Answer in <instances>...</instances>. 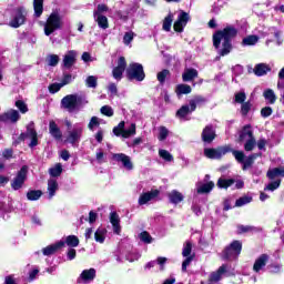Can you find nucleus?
<instances>
[{"instance_id":"1","label":"nucleus","mask_w":284,"mask_h":284,"mask_svg":"<svg viewBox=\"0 0 284 284\" xmlns=\"http://www.w3.org/2000/svg\"><path fill=\"white\" fill-rule=\"evenodd\" d=\"M236 37H239V29L232 24L213 33V48L219 50L220 57H227V54L234 50L232 41H234Z\"/></svg>"},{"instance_id":"2","label":"nucleus","mask_w":284,"mask_h":284,"mask_svg":"<svg viewBox=\"0 0 284 284\" xmlns=\"http://www.w3.org/2000/svg\"><path fill=\"white\" fill-rule=\"evenodd\" d=\"M68 245V258L69 261H72V235H69L67 237H63L62 240L50 244L42 248L43 256H52L59 252V250H62V247H65Z\"/></svg>"},{"instance_id":"3","label":"nucleus","mask_w":284,"mask_h":284,"mask_svg":"<svg viewBox=\"0 0 284 284\" xmlns=\"http://www.w3.org/2000/svg\"><path fill=\"white\" fill-rule=\"evenodd\" d=\"M63 28V17L57 11H53L44 23V34L45 37H50L57 30H61Z\"/></svg>"},{"instance_id":"4","label":"nucleus","mask_w":284,"mask_h":284,"mask_svg":"<svg viewBox=\"0 0 284 284\" xmlns=\"http://www.w3.org/2000/svg\"><path fill=\"white\" fill-rule=\"evenodd\" d=\"M125 77L128 81H138L139 83L145 81V69L143 64L139 62L130 63L125 70Z\"/></svg>"},{"instance_id":"5","label":"nucleus","mask_w":284,"mask_h":284,"mask_svg":"<svg viewBox=\"0 0 284 284\" xmlns=\"http://www.w3.org/2000/svg\"><path fill=\"white\" fill-rule=\"evenodd\" d=\"M241 252H243V242L239 240H234L230 245L225 246L222 252V258L224 261H236L239 256H241Z\"/></svg>"},{"instance_id":"6","label":"nucleus","mask_w":284,"mask_h":284,"mask_svg":"<svg viewBox=\"0 0 284 284\" xmlns=\"http://www.w3.org/2000/svg\"><path fill=\"white\" fill-rule=\"evenodd\" d=\"M230 152H232V144H225L222 146H217L216 149L214 148L204 149V156H206V159H211V160L215 159L217 161H221V159H223L225 154H230Z\"/></svg>"},{"instance_id":"7","label":"nucleus","mask_w":284,"mask_h":284,"mask_svg":"<svg viewBox=\"0 0 284 284\" xmlns=\"http://www.w3.org/2000/svg\"><path fill=\"white\" fill-rule=\"evenodd\" d=\"M26 139L31 140L29 143V148H37V145H39V138L37 134V130H34V122H30L27 125V132L21 133L19 136V141H16L14 144L17 145V143H19L21 141H26Z\"/></svg>"},{"instance_id":"8","label":"nucleus","mask_w":284,"mask_h":284,"mask_svg":"<svg viewBox=\"0 0 284 284\" xmlns=\"http://www.w3.org/2000/svg\"><path fill=\"white\" fill-rule=\"evenodd\" d=\"M28 17V11H26V8L18 7L13 10L12 18L9 21L10 28H21L23 23H26V19Z\"/></svg>"},{"instance_id":"9","label":"nucleus","mask_w":284,"mask_h":284,"mask_svg":"<svg viewBox=\"0 0 284 284\" xmlns=\"http://www.w3.org/2000/svg\"><path fill=\"white\" fill-rule=\"evenodd\" d=\"M246 99H247V94L245 93V91H240L234 95L235 103L241 104L242 116H247V114H250V112L252 111V102L246 101Z\"/></svg>"},{"instance_id":"10","label":"nucleus","mask_w":284,"mask_h":284,"mask_svg":"<svg viewBox=\"0 0 284 284\" xmlns=\"http://www.w3.org/2000/svg\"><path fill=\"white\" fill-rule=\"evenodd\" d=\"M190 22V13L181 10L180 14L178 16V19L173 23V30L174 32H183L185 30V26Z\"/></svg>"},{"instance_id":"11","label":"nucleus","mask_w":284,"mask_h":284,"mask_svg":"<svg viewBox=\"0 0 284 284\" xmlns=\"http://www.w3.org/2000/svg\"><path fill=\"white\" fill-rule=\"evenodd\" d=\"M26 179H28V166H22L17 176L11 181L12 190H21L23 183H26Z\"/></svg>"},{"instance_id":"12","label":"nucleus","mask_w":284,"mask_h":284,"mask_svg":"<svg viewBox=\"0 0 284 284\" xmlns=\"http://www.w3.org/2000/svg\"><path fill=\"white\" fill-rule=\"evenodd\" d=\"M216 139V130H214V125L207 124L201 133V140L203 143H214V140Z\"/></svg>"},{"instance_id":"13","label":"nucleus","mask_w":284,"mask_h":284,"mask_svg":"<svg viewBox=\"0 0 284 284\" xmlns=\"http://www.w3.org/2000/svg\"><path fill=\"white\" fill-rule=\"evenodd\" d=\"M126 68L128 61L125 60V57H120L118 59V65L112 70L113 78H115L118 81H121Z\"/></svg>"},{"instance_id":"14","label":"nucleus","mask_w":284,"mask_h":284,"mask_svg":"<svg viewBox=\"0 0 284 284\" xmlns=\"http://www.w3.org/2000/svg\"><path fill=\"white\" fill-rule=\"evenodd\" d=\"M19 119H21V114H19V111L14 109H10L9 111L0 115V121H2L3 123H8V121H10V123H17Z\"/></svg>"},{"instance_id":"15","label":"nucleus","mask_w":284,"mask_h":284,"mask_svg":"<svg viewBox=\"0 0 284 284\" xmlns=\"http://www.w3.org/2000/svg\"><path fill=\"white\" fill-rule=\"evenodd\" d=\"M113 159L118 161V163H122L123 168L126 170H133L134 164H132V160H130V156L126 155L125 153H115L113 154Z\"/></svg>"},{"instance_id":"16","label":"nucleus","mask_w":284,"mask_h":284,"mask_svg":"<svg viewBox=\"0 0 284 284\" xmlns=\"http://www.w3.org/2000/svg\"><path fill=\"white\" fill-rule=\"evenodd\" d=\"M159 194H161V191L159 190H152L150 192H145L142 193L139 197V205H145L148 203H150V201L156 199V196H159Z\"/></svg>"},{"instance_id":"17","label":"nucleus","mask_w":284,"mask_h":284,"mask_svg":"<svg viewBox=\"0 0 284 284\" xmlns=\"http://www.w3.org/2000/svg\"><path fill=\"white\" fill-rule=\"evenodd\" d=\"M87 103L85 94H72V110H81Z\"/></svg>"},{"instance_id":"18","label":"nucleus","mask_w":284,"mask_h":284,"mask_svg":"<svg viewBox=\"0 0 284 284\" xmlns=\"http://www.w3.org/2000/svg\"><path fill=\"white\" fill-rule=\"evenodd\" d=\"M267 261H270V255L267 254L260 255L253 264V272H256L258 274V272H261V270H263V267L267 265Z\"/></svg>"},{"instance_id":"19","label":"nucleus","mask_w":284,"mask_h":284,"mask_svg":"<svg viewBox=\"0 0 284 284\" xmlns=\"http://www.w3.org/2000/svg\"><path fill=\"white\" fill-rule=\"evenodd\" d=\"M247 138L248 139L254 138V131L252 130V124H246L242 128V130L239 133L237 142L243 143V141H245V139Z\"/></svg>"},{"instance_id":"20","label":"nucleus","mask_w":284,"mask_h":284,"mask_svg":"<svg viewBox=\"0 0 284 284\" xmlns=\"http://www.w3.org/2000/svg\"><path fill=\"white\" fill-rule=\"evenodd\" d=\"M199 78V71L194 68H187L182 73V80L184 83H190L191 81H194V79Z\"/></svg>"},{"instance_id":"21","label":"nucleus","mask_w":284,"mask_h":284,"mask_svg":"<svg viewBox=\"0 0 284 284\" xmlns=\"http://www.w3.org/2000/svg\"><path fill=\"white\" fill-rule=\"evenodd\" d=\"M110 223L113 227L114 234H121V217H119V213H110Z\"/></svg>"},{"instance_id":"22","label":"nucleus","mask_w":284,"mask_h":284,"mask_svg":"<svg viewBox=\"0 0 284 284\" xmlns=\"http://www.w3.org/2000/svg\"><path fill=\"white\" fill-rule=\"evenodd\" d=\"M70 79H72V77L70 74H65L61 83H52L49 85V92L51 94H57L63 85H68V83H70Z\"/></svg>"},{"instance_id":"23","label":"nucleus","mask_w":284,"mask_h":284,"mask_svg":"<svg viewBox=\"0 0 284 284\" xmlns=\"http://www.w3.org/2000/svg\"><path fill=\"white\" fill-rule=\"evenodd\" d=\"M80 278L83 283H92V281L97 278V268L83 270L80 274Z\"/></svg>"},{"instance_id":"24","label":"nucleus","mask_w":284,"mask_h":284,"mask_svg":"<svg viewBox=\"0 0 284 284\" xmlns=\"http://www.w3.org/2000/svg\"><path fill=\"white\" fill-rule=\"evenodd\" d=\"M166 196L169 199V203H172L173 205H179V203L183 202V199H185L183 193L176 190H172L166 194Z\"/></svg>"},{"instance_id":"25","label":"nucleus","mask_w":284,"mask_h":284,"mask_svg":"<svg viewBox=\"0 0 284 284\" xmlns=\"http://www.w3.org/2000/svg\"><path fill=\"white\" fill-rule=\"evenodd\" d=\"M253 72L255 77H265L267 72H272V68L265 63H258L254 67Z\"/></svg>"},{"instance_id":"26","label":"nucleus","mask_w":284,"mask_h":284,"mask_svg":"<svg viewBox=\"0 0 284 284\" xmlns=\"http://www.w3.org/2000/svg\"><path fill=\"white\" fill-rule=\"evenodd\" d=\"M266 176H267V179H270V181H274V179H276V176H282L284 179V166L270 169L266 172Z\"/></svg>"},{"instance_id":"27","label":"nucleus","mask_w":284,"mask_h":284,"mask_svg":"<svg viewBox=\"0 0 284 284\" xmlns=\"http://www.w3.org/2000/svg\"><path fill=\"white\" fill-rule=\"evenodd\" d=\"M49 133L51 136H53V139H57L58 141L61 139V136H63L61 129H59V125H57V122L54 121L49 122Z\"/></svg>"},{"instance_id":"28","label":"nucleus","mask_w":284,"mask_h":284,"mask_svg":"<svg viewBox=\"0 0 284 284\" xmlns=\"http://www.w3.org/2000/svg\"><path fill=\"white\" fill-rule=\"evenodd\" d=\"M262 154H256V153H253L251 155H248L244 162H242V170H250V168H252L254 165V161H256V159H258V156H261Z\"/></svg>"},{"instance_id":"29","label":"nucleus","mask_w":284,"mask_h":284,"mask_svg":"<svg viewBox=\"0 0 284 284\" xmlns=\"http://www.w3.org/2000/svg\"><path fill=\"white\" fill-rule=\"evenodd\" d=\"M192 93V87L190 84H178L175 87V94L178 97H183V94H191Z\"/></svg>"},{"instance_id":"30","label":"nucleus","mask_w":284,"mask_h":284,"mask_svg":"<svg viewBox=\"0 0 284 284\" xmlns=\"http://www.w3.org/2000/svg\"><path fill=\"white\" fill-rule=\"evenodd\" d=\"M57 190H59V183L57 182L55 179H50L48 181L49 199H52L54 196V194H57Z\"/></svg>"},{"instance_id":"31","label":"nucleus","mask_w":284,"mask_h":284,"mask_svg":"<svg viewBox=\"0 0 284 284\" xmlns=\"http://www.w3.org/2000/svg\"><path fill=\"white\" fill-rule=\"evenodd\" d=\"M236 183V180L234 179H222L220 178L217 180V187L221 190H227V187H232Z\"/></svg>"},{"instance_id":"32","label":"nucleus","mask_w":284,"mask_h":284,"mask_svg":"<svg viewBox=\"0 0 284 284\" xmlns=\"http://www.w3.org/2000/svg\"><path fill=\"white\" fill-rule=\"evenodd\" d=\"M174 21V14L170 12L163 20L162 30L170 32L172 30V23Z\"/></svg>"},{"instance_id":"33","label":"nucleus","mask_w":284,"mask_h":284,"mask_svg":"<svg viewBox=\"0 0 284 284\" xmlns=\"http://www.w3.org/2000/svg\"><path fill=\"white\" fill-rule=\"evenodd\" d=\"M258 43V36L251 34L242 39V45L243 48L247 45H256Z\"/></svg>"},{"instance_id":"34","label":"nucleus","mask_w":284,"mask_h":284,"mask_svg":"<svg viewBox=\"0 0 284 284\" xmlns=\"http://www.w3.org/2000/svg\"><path fill=\"white\" fill-rule=\"evenodd\" d=\"M61 109L67 110V112H72V94L65 95L61 100Z\"/></svg>"},{"instance_id":"35","label":"nucleus","mask_w":284,"mask_h":284,"mask_svg":"<svg viewBox=\"0 0 284 284\" xmlns=\"http://www.w3.org/2000/svg\"><path fill=\"white\" fill-rule=\"evenodd\" d=\"M263 97L265 99V101H268V103L271 105H274L276 103V93H274V90L272 89H266L264 92H263Z\"/></svg>"},{"instance_id":"36","label":"nucleus","mask_w":284,"mask_h":284,"mask_svg":"<svg viewBox=\"0 0 284 284\" xmlns=\"http://www.w3.org/2000/svg\"><path fill=\"white\" fill-rule=\"evenodd\" d=\"M212 190H214V183L212 181L202 184L199 189H197V194H210V192H212Z\"/></svg>"},{"instance_id":"37","label":"nucleus","mask_w":284,"mask_h":284,"mask_svg":"<svg viewBox=\"0 0 284 284\" xmlns=\"http://www.w3.org/2000/svg\"><path fill=\"white\" fill-rule=\"evenodd\" d=\"M34 17L39 19L43 14V0H33Z\"/></svg>"},{"instance_id":"38","label":"nucleus","mask_w":284,"mask_h":284,"mask_svg":"<svg viewBox=\"0 0 284 284\" xmlns=\"http://www.w3.org/2000/svg\"><path fill=\"white\" fill-rule=\"evenodd\" d=\"M95 17H97L95 21H97L99 28H101L102 30H108V28H110V23L108 22V17H105L103 14H99Z\"/></svg>"},{"instance_id":"39","label":"nucleus","mask_w":284,"mask_h":284,"mask_svg":"<svg viewBox=\"0 0 284 284\" xmlns=\"http://www.w3.org/2000/svg\"><path fill=\"white\" fill-rule=\"evenodd\" d=\"M43 195V192L41 190H31L27 193L28 201H39L41 196Z\"/></svg>"},{"instance_id":"40","label":"nucleus","mask_w":284,"mask_h":284,"mask_svg":"<svg viewBox=\"0 0 284 284\" xmlns=\"http://www.w3.org/2000/svg\"><path fill=\"white\" fill-rule=\"evenodd\" d=\"M105 234H108L105 229H98L94 233L97 243H105Z\"/></svg>"},{"instance_id":"41","label":"nucleus","mask_w":284,"mask_h":284,"mask_svg":"<svg viewBox=\"0 0 284 284\" xmlns=\"http://www.w3.org/2000/svg\"><path fill=\"white\" fill-rule=\"evenodd\" d=\"M63 172V165L61 163H57L54 166L49 169L50 176L57 178L61 176V173Z\"/></svg>"},{"instance_id":"42","label":"nucleus","mask_w":284,"mask_h":284,"mask_svg":"<svg viewBox=\"0 0 284 284\" xmlns=\"http://www.w3.org/2000/svg\"><path fill=\"white\" fill-rule=\"evenodd\" d=\"M172 75V73L168 69H163L162 71L158 72L156 79L161 85L165 83V79H169Z\"/></svg>"},{"instance_id":"43","label":"nucleus","mask_w":284,"mask_h":284,"mask_svg":"<svg viewBox=\"0 0 284 284\" xmlns=\"http://www.w3.org/2000/svg\"><path fill=\"white\" fill-rule=\"evenodd\" d=\"M72 68V51H69L62 61V69L63 70H70Z\"/></svg>"},{"instance_id":"44","label":"nucleus","mask_w":284,"mask_h":284,"mask_svg":"<svg viewBox=\"0 0 284 284\" xmlns=\"http://www.w3.org/2000/svg\"><path fill=\"white\" fill-rule=\"evenodd\" d=\"M191 111H190V105L185 104V105H182L175 113V116L178 119H185V116H187V114H190Z\"/></svg>"},{"instance_id":"45","label":"nucleus","mask_w":284,"mask_h":284,"mask_svg":"<svg viewBox=\"0 0 284 284\" xmlns=\"http://www.w3.org/2000/svg\"><path fill=\"white\" fill-rule=\"evenodd\" d=\"M134 134H136V124L135 123H131L129 129H124V131L122 132V139H130V136H134Z\"/></svg>"},{"instance_id":"46","label":"nucleus","mask_w":284,"mask_h":284,"mask_svg":"<svg viewBox=\"0 0 284 284\" xmlns=\"http://www.w3.org/2000/svg\"><path fill=\"white\" fill-rule=\"evenodd\" d=\"M159 156L163 159V161H166L168 163H172V161H174V156L165 149L159 150Z\"/></svg>"},{"instance_id":"47","label":"nucleus","mask_w":284,"mask_h":284,"mask_svg":"<svg viewBox=\"0 0 284 284\" xmlns=\"http://www.w3.org/2000/svg\"><path fill=\"white\" fill-rule=\"evenodd\" d=\"M230 152L233 154V156L237 161V163H244V161H245V152L239 151V150H234V149H232V146H231V151Z\"/></svg>"},{"instance_id":"48","label":"nucleus","mask_w":284,"mask_h":284,"mask_svg":"<svg viewBox=\"0 0 284 284\" xmlns=\"http://www.w3.org/2000/svg\"><path fill=\"white\" fill-rule=\"evenodd\" d=\"M252 196L244 195L235 201V207H243V205H247V203H252Z\"/></svg>"},{"instance_id":"49","label":"nucleus","mask_w":284,"mask_h":284,"mask_svg":"<svg viewBox=\"0 0 284 284\" xmlns=\"http://www.w3.org/2000/svg\"><path fill=\"white\" fill-rule=\"evenodd\" d=\"M281 179H277L275 181H272L271 183H268L264 190H268V192H274L275 190H278L281 187Z\"/></svg>"},{"instance_id":"50","label":"nucleus","mask_w":284,"mask_h":284,"mask_svg":"<svg viewBox=\"0 0 284 284\" xmlns=\"http://www.w3.org/2000/svg\"><path fill=\"white\" fill-rule=\"evenodd\" d=\"M168 136H170V130H168V128H165L164 125L160 126L158 135L159 141H165Z\"/></svg>"},{"instance_id":"51","label":"nucleus","mask_w":284,"mask_h":284,"mask_svg":"<svg viewBox=\"0 0 284 284\" xmlns=\"http://www.w3.org/2000/svg\"><path fill=\"white\" fill-rule=\"evenodd\" d=\"M254 148H256V138H250L245 144H244V150L245 152H252V150H254Z\"/></svg>"},{"instance_id":"52","label":"nucleus","mask_w":284,"mask_h":284,"mask_svg":"<svg viewBox=\"0 0 284 284\" xmlns=\"http://www.w3.org/2000/svg\"><path fill=\"white\" fill-rule=\"evenodd\" d=\"M125 130V121H121L116 126L113 128V134L115 136H123Z\"/></svg>"},{"instance_id":"53","label":"nucleus","mask_w":284,"mask_h":284,"mask_svg":"<svg viewBox=\"0 0 284 284\" xmlns=\"http://www.w3.org/2000/svg\"><path fill=\"white\" fill-rule=\"evenodd\" d=\"M47 62H48V65H50L51 68H57V65H59V55L57 54L48 55Z\"/></svg>"},{"instance_id":"54","label":"nucleus","mask_w":284,"mask_h":284,"mask_svg":"<svg viewBox=\"0 0 284 284\" xmlns=\"http://www.w3.org/2000/svg\"><path fill=\"white\" fill-rule=\"evenodd\" d=\"M182 256H184V257L192 256V242H190V241L185 242V245L182 250Z\"/></svg>"},{"instance_id":"55","label":"nucleus","mask_w":284,"mask_h":284,"mask_svg":"<svg viewBox=\"0 0 284 284\" xmlns=\"http://www.w3.org/2000/svg\"><path fill=\"white\" fill-rule=\"evenodd\" d=\"M101 114H103L104 116H114V110L112 109V106L110 105H103L100 109Z\"/></svg>"},{"instance_id":"56","label":"nucleus","mask_w":284,"mask_h":284,"mask_svg":"<svg viewBox=\"0 0 284 284\" xmlns=\"http://www.w3.org/2000/svg\"><path fill=\"white\" fill-rule=\"evenodd\" d=\"M140 240L142 241V243L150 244L152 243V235H150L148 231H143L140 233Z\"/></svg>"},{"instance_id":"57","label":"nucleus","mask_w":284,"mask_h":284,"mask_svg":"<svg viewBox=\"0 0 284 284\" xmlns=\"http://www.w3.org/2000/svg\"><path fill=\"white\" fill-rule=\"evenodd\" d=\"M16 108H18L21 114H26V112H28V104L21 100L16 101Z\"/></svg>"},{"instance_id":"58","label":"nucleus","mask_w":284,"mask_h":284,"mask_svg":"<svg viewBox=\"0 0 284 284\" xmlns=\"http://www.w3.org/2000/svg\"><path fill=\"white\" fill-rule=\"evenodd\" d=\"M273 112L274 110H272V106H264L261 109V116H263V119H267L268 116H272Z\"/></svg>"},{"instance_id":"59","label":"nucleus","mask_w":284,"mask_h":284,"mask_svg":"<svg viewBox=\"0 0 284 284\" xmlns=\"http://www.w3.org/2000/svg\"><path fill=\"white\" fill-rule=\"evenodd\" d=\"M99 125H101V122L99 121V118L98 116H92L89 124H88V128H89V130H94V128H99Z\"/></svg>"},{"instance_id":"60","label":"nucleus","mask_w":284,"mask_h":284,"mask_svg":"<svg viewBox=\"0 0 284 284\" xmlns=\"http://www.w3.org/2000/svg\"><path fill=\"white\" fill-rule=\"evenodd\" d=\"M194 253L182 262V272H187V265L194 261Z\"/></svg>"},{"instance_id":"61","label":"nucleus","mask_w":284,"mask_h":284,"mask_svg":"<svg viewBox=\"0 0 284 284\" xmlns=\"http://www.w3.org/2000/svg\"><path fill=\"white\" fill-rule=\"evenodd\" d=\"M134 41V33L132 32H125L123 37V43L124 45H130Z\"/></svg>"},{"instance_id":"62","label":"nucleus","mask_w":284,"mask_h":284,"mask_svg":"<svg viewBox=\"0 0 284 284\" xmlns=\"http://www.w3.org/2000/svg\"><path fill=\"white\" fill-rule=\"evenodd\" d=\"M85 83H87V88H97V85H98L97 77H94V75H89V77L87 78Z\"/></svg>"},{"instance_id":"63","label":"nucleus","mask_w":284,"mask_h":284,"mask_svg":"<svg viewBox=\"0 0 284 284\" xmlns=\"http://www.w3.org/2000/svg\"><path fill=\"white\" fill-rule=\"evenodd\" d=\"M252 230H254V226L239 225L237 226V234H247V232H252Z\"/></svg>"},{"instance_id":"64","label":"nucleus","mask_w":284,"mask_h":284,"mask_svg":"<svg viewBox=\"0 0 284 284\" xmlns=\"http://www.w3.org/2000/svg\"><path fill=\"white\" fill-rule=\"evenodd\" d=\"M97 219H99V213L90 211L89 217L87 219L88 223H90V225H93V223H97Z\"/></svg>"}]
</instances>
